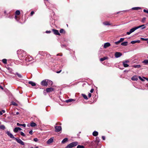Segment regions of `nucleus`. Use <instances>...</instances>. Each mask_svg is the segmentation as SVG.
I'll list each match as a JSON object with an SVG mask.
<instances>
[{"label":"nucleus","mask_w":148,"mask_h":148,"mask_svg":"<svg viewBox=\"0 0 148 148\" xmlns=\"http://www.w3.org/2000/svg\"><path fill=\"white\" fill-rule=\"evenodd\" d=\"M17 53L19 58L21 60H23L27 54H26V52L21 50H18L17 51Z\"/></svg>","instance_id":"obj_1"},{"label":"nucleus","mask_w":148,"mask_h":148,"mask_svg":"<svg viewBox=\"0 0 148 148\" xmlns=\"http://www.w3.org/2000/svg\"><path fill=\"white\" fill-rule=\"evenodd\" d=\"M25 58L23 60V64L25 65H28L29 64V62L32 60L33 58L32 57L28 55H26Z\"/></svg>","instance_id":"obj_2"},{"label":"nucleus","mask_w":148,"mask_h":148,"mask_svg":"<svg viewBox=\"0 0 148 148\" xmlns=\"http://www.w3.org/2000/svg\"><path fill=\"white\" fill-rule=\"evenodd\" d=\"M144 26V25H143L132 28V29L130 30V31L129 32H127V35H130L131 33L134 32L135 30H136L137 29L141 27V29H143L145 28L146 27Z\"/></svg>","instance_id":"obj_3"},{"label":"nucleus","mask_w":148,"mask_h":148,"mask_svg":"<svg viewBox=\"0 0 148 148\" xmlns=\"http://www.w3.org/2000/svg\"><path fill=\"white\" fill-rule=\"evenodd\" d=\"M78 142L75 141L70 143L68 145L65 147V148H72L74 147L77 146L78 145Z\"/></svg>","instance_id":"obj_4"},{"label":"nucleus","mask_w":148,"mask_h":148,"mask_svg":"<svg viewBox=\"0 0 148 148\" xmlns=\"http://www.w3.org/2000/svg\"><path fill=\"white\" fill-rule=\"evenodd\" d=\"M41 85L42 86H47L48 85L47 79L43 80L41 82Z\"/></svg>","instance_id":"obj_5"},{"label":"nucleus","mask_w":148,"mask_h":148,"mask_svg":"<svg viewBox=\"0 0 148 148\" xmlns=\"http://www.w3.org/2000/svg\"><path fill=\"white\" fill-rule=\"evenodd\" d=\"M14 140H15L18 143L22 145H24V143L20 139L16 138Z\"/></svg>","instance_id":"obj_6"},{"label":"nucleus","mask_w":148,"mask_h":148,"mask_svg":"<svg viewBox=\"0 0 148 148\" xmlns=\"http://www.w3.org/2000/svg\"><path fill=\"white\" fill-rule=\"evenodd\" d=\"M6 134L8 135L9 136L10 138H12L13 140H15V138H16L14 137L13 135L10 133V131H8L6 132Z\"/></svg>","instance_id":"obj_7"},{"label":"nucleus","mask_w":148,"mask_h":148,"mask_svg":"<svg viewBox=\"0 0 148 148\" xmlns=\"http://www.w3.org/2000/svg\"><path fill=\"white\" fill-rule=\"evenodd\" d=\"M55 131L56 132H60L62 130L61 127L60 126H56L55 127Z\"/></svg>","instance_id":"obj_8"},{"label":"nucleus","mask_w":148,"mask_h":148,"mask_svg":"<svg viewBox=\"0 0 148 148\" xmlns=\"http://www.w3.org/2000/svg\"><path fill=\"white\" fill-rule=\"evenodd\" d=\"M122 55V53L119 52H116L115 54V57L116 58H118L119 57Z\"/></svg>","instance_id":"obj_9"},{"label":"nucleus","mask_w":148,"mask_h":148,"mask_svg":"<svg viewBox=\"0 0 148 148\" xmlns=\"http://www.w3.org/2000/svg\"><path fill=\"white\" fill-rule=\"evenodd\" d=\"M53 31V32L54 34L56 35H58L60 36V34L59 33L58 30L55 29H53L52 30Z\"/></svg>","instance_id":"obj_10"},{"label":"nucleus","mask_w":148,"mask_h":148,"mask_svg":"<svg viewBox=\"0 0 148 148\" xmlns=\"http://www.w3.org/2000/svg\"><path fill=\"white\" fill-rule=\"evenodd\" d=\"M54 90V88H52L51 87L47 88L46 89V91L47 92H50L53 91Z\"/></svg>","instance_id":"obj_11"},{"label":"nucleus","mask_w":148,"mask_h":148,"mask_svg":"<svg viewBox=\"0 0 148 148\" xmlns=\"http://www.w3.org/2000/svg\"><path fill=\"white\" fill-rule=\"evenodd\" d=\"M53 138H51L49 139L47 141V143L48 144H49L52 143L53 141Z\"/></svg>","instance_id":"obj_12"},{"label":"nucleus","mask_w":148,"mask_h":148,"mask_svg":"<svg viewBox=\"0 0 148 148\" xmlns=\"http://www.w3.org/2000/svg\"><path fill=\"white\" fill-rule=\"evenodd\" d=\"M131 79L133 81H136L138 80V78L136 75H134L132 77Z\"/></svg>","instance_id":"obj_13"},{"label":"nucleus","mask_w":148,"mask_h":148,"mask_svg":"<svg viewBox=\"0 0 148 148\" xmlns=\"http://www.w3.org/2000/svg\"><path fill=\"white\" fill-rule=\"evenodd\" d=\"M110 45V44L109 42H106L104 44V48H106L109 47Z\"/></svg>","instance_id":"obj_14"},{"label":"nucleus","mask_w":148,"mask_h":148,"mask_svg":"<svg viewBox=\"0 0 148 148\" xmlns=\"http://www.w3.org/2000/svg\"><path fill=\"white\" fill-rule=\"evenodd\" d=\"M75 101V99H69L66 100L65 101V102L66 103H69V102H71L72 101Z\"/></svg>","instance_id":"obj_15"},{"label":"nucleus","mask_w":148,"mask_h":148,"mask_svg":"<svg viewBox=\"0 0 148 148\" xmlns=\"http://www.w3.org/2000/svg\"><path fill=\"white\" fill-rule=\"evenodd\" d=\"M147 58L148 59V57H147ZM142 63L145 64V65L148 64V60H145L142 62Z\"/></svg>","instance_id":"obj_16"},{"label":"nucleus","mask_w":148,"mask_h":148,"mask_svg":"<svg viewBox=\"0 0 148 148\" xmlns=\"http://www.w3.org/2000/svg\"><path fill=\"white\" fill-rule=\"evenodd\" d=\"M28 83L31 84L32 86H35L36 85V84L32 81H29L28 82Z\"/></svg>","instance_id":"obj_17"},{"label":"nucleus","mask_w":148,"mask_h":148,"mask_svg":"<svg viewBox=\"0 0 148 148\" xmlns=\"http://www.w3.org/2000/svg\"><path fill=\"white\" fill-rule=\"evenodd\" d=\"M39 54L42 56H44L45 54V52L43 51H39Z\"/></svg>","instance_id":"obj_18"},{"label":"nucleus","mask_w":148,"mask_h":148,"mask_svg":"<svg viewBox=\"0 0 148 148\" xmlns=\"http://www.w3.org/2000/svg\"><path fill=\"white\" fill-rule=\"evenodd\" d=\"M103 24L105 25H110L111 24L108 21H105L103 23Z\"/></svg>","instance_id":"obj_19"},{"label":"nucleus","mask_w":148,"mask_h":148,"mask_svg":"<svg viewBox=\"0 0 148 148\" xmlns=\"http://www.w3.org/2000/svg\"><path fill=\"white\" fill-rule=\"evenodd\" d=\"M98 132L97 131H95L92 133V135L95 136H96L98 135Z\"/></svg>","instance_id":"obj_20"},{"label":"nucleus","mask_w":148,"mask_h":148,"mask_svg":"<svg viewBox=\"0 0 148 148\" xmlns=\"http://www.w3.org/2000/svg\"><path fill=\"white\" fill-rule=\"evenodd\" d=\"M68 140V138H65L62 141V143H64L67 141Z\"/></svg>","instance_id":"obj_21"},{"label":"nucleus","mask_w":148,"mask_h":148,"mask_svg":"<svg viewBox=\"0 0 148 148\" xmlns=\"http://www.w3.org/2000/svg\"><path fill=\"white\" fill-rule=\"evenodd\" d=\"M141 8L139 7H136L133 8H132V9L134 10H139Z\"/></svg>","instance_id":"obj_22"},{"label":"nucleus","mask_w":148,"mask_h":148,"mask_svg":"<svg viewBox=\"0 0 148 148\" xmlns=\"http://www.w3.org/2000/svg\"><path fill=\"white\" fill-rule=\"evenodd\" d=\"M108 59V57H105L103 58H101L100 59V61L101 62L103 61L104 60H106Z\"/></svg>","instance_id":"obj_23"},{"label":"nucleus","mask_w":148,"mask_h":148,"mask_svg":"<svg viewBox=\"0 0 148 148\" xmlns=\"http://www.w3.org/2000/svg\"><path fill=\"white\" fill-rule=\"evenodd\" d=\"M17 125L18 126H23L24 127H26V125L25 124H20L19 123H17Z\"/></svg>","instance_id":"obj_24"},{"label":"nucleus","mask_w":148,"mask_h":148,"mask_svg":"<svg viewBox=\"0 0 148 148\" xmlns=\"http://www.w3.org/2000/svg\"><path fill=\"white\" fill-rule=\"evenodd\" d=\"M128 42H124L121 43V45L124 46H126L127 45Z\"/></svg>","instance_id":"obj_25"},{"label":"nucleus","mask_w":148,"mask_h":148,"mask_svg":"<svg viewBox=\"0 0 148 148\" xmlns=\"http://www.w3.org/2000/svg\"><path fill=\"white\" fill-rule=\"evenodd\" d=\"M47 82H48V84L49 85L51 86L53 84V82L52 81L47 79Z\"/></svg>","instance_id":"obj_26"},{"label":"nucleus","mask_w":148,"mask_h":148,"mask_svg":"<svg viewBox=\"0 0 148 148\" xmlns=\"http://www.w3.org/2000/svg\"><path fill=\"white\" fill-rule=\"evenodd\" d=\"M82 95L83 97L86 100H87L88 98L87 97V96L84 94H82Z\"/></svg>","instance_id":"obj_27"},{"label":"nucleus","mask_w":148,"mask_h":148,"mask_svg":"<svg viewBox=\"0 0 148 148\" xmlns=\"http://www.w3.org/2000/svg\"><path fill=\"white\" fill-rule=\"evenodd\" d=\"M5 127L4 125H1L0 126V129H3L4 130L5 129Z\"/></svg>","instance_id":"obj_28"},{"label":"nucleus","mask_w":148,"mask_h":148,"mask_svg":"<svg viewBox=\"0 0 148 148\" xmlns=\"http://www.w3.org/2000/svg\"><path fill=\"white\" fill-rule=\"evenodd\" d=\"M18 127H15L13 131L15 133H16L18 131Z\"/></svg>","instance_id":"obj_29"},{"label":"nucleus","mask_w":148,"mask_h":148,"mask_svg":"<svg viewBox=\"0 0 148 148\" xmlns=\"http://www.w3.org/2000/svg\"><path fill=\"white\" fill-rule=\"evenodd\" d=\"M123 64L124 66L125 67H127L129 66V65L127 64V63H125L124 62H123Z\"/></svg>","instance_id":"obj_30"},{"label":"nucleus","mask_w":148,"mask_h":148,"mask_svg":"<svg viewBox=\"0 0 148 148\" xmlns=\"http://www.w3.org/2000/svg\"><path fill=\"white\" fill-rule=\"evenodd\" d=\"M30 125L32 127H34L36 125V124L32 122L31 123Z\"/></svg>","instance_id":"obj_31"},{"label":"nucleus","mask_w":148,"mask_h":148,"mask_svg":"<svg viewBox=\"0 0 148 148\" xmlns=\"http://www.w3.org/2000/svg\"><path fill=\"white\" fill-rule=\"evenodd\" d=\"M20 14V11L19 10H16L15 12V14L16 15H19Z\"/></svg>","instance_id":"obj_32"},{"label":"nucleus","mask_w":148,"mask_h":148,"mask_svg":"<svg viewBox=\"0 0 148 148\" xmlns=\"http://www.w3.org/2000/svg\"><path fill=\"white\" fill-rule=\"evenodd\" d=\"M133 66L135 68H139L141 67V66L140 65H134Z\"/></svg>","instance_id":"obj_33"},{"label":"nucleus","mask_w":148,"mask_h":148,"mask_svg":"<svg viewBox=\"0 0 148 148\" xmlns=\"http://www.w3.org/2000/svg\"><path fill=\"white\" fill-rule=\"evenodd\" d=\"M2 62L3 63L6 64L7 63V60L5 59H3L2 60Z\"/></svg>","instance_id":"obj_34"},{"label":"nucleus","mask_w":148,"mask_h":148,"mask_svg":"<svg viewBox=\"0 0 148 148\" xmlns=\"http://www.w3.org/2000/svg\"><path fill=\"white\" fill-rule=\"evenodd\" d=\"M16 75H17L19 77H20V78L22 77L21 75L20 74H19L18 73H16Z\"/></svg>","instance_id":"obj_35"},{"label":"nucleus","mask_w":148,"mask_h":148,"mask_svg":"<svg viewBox=\"0 0 148 148\" xmlns=\"http://www.w3.org/2000/svg\"><path fill=\"white\" fill-rule=\"evenodd\" d=\"M12 105L15 106H17L18 105V104H17L14 101H12Z\"/></svg>","instance_id":"obj_36"},{"label":"nucleus","mask_w":148,"mask_h":148,"mask_svg":"<svg viewBox=\"0 0 148 148\" xmlns=\"http://www.w3.org/2000/svg\"><path fill=\"white\" fill-rule=\"evenodd\" d=\"M84 147L83 145H78L77 147V148H84Z\"/></svg>","instance_id":"obj_37"},{"label":"nucleus","mask_w":148,"mask_h":148,"mask_svg":"<svg viewBox=\"0 0 148 148\" xmlns=\"http://www.w3.org/2000/svg\"><path fill=\"white\" fill-rule=\"evenodd\" d=\"M138 78L139 79L141 80L143 82L145 81V80L143 79V78H142L140 76H139Z\"/></svg>","instance_id":"obj_38"},{"label":"nucleus","mask_w":148,"mask_h":148,"mask_svg":"<svg viewBox=\"0 0 148 148\" xmlns=\"http://www.w3.org/2000/svg\"><path fill=\"white\" fill-rule=\"evenodd\" d=\"M20 134H21V136H25V135L24 134V133H23L22 132H20Z\"/></svg>","instance_id":"obj_39"},{"label":"nucleus","mask_w":148,"mask_h":148,"mask_svg":"<svg viewBox=\"0 0 148 148\" xmlns=\"http://www.w3.org/2000/svg\"><path fill=\"white\" fill-rule=\"evenodd\" d=\"M95 141L99 143V138L98 137H96Z\"/></svg>","instance_id":"obj_40"},{"label":"nucleus","mask_w":148,"mask_h":148,"mask_svg":"<svg viewBox=\"0 0 148 148\" xmlns=\"http://www.w3.org/2000/svg\"><path fill=\"white\" fill-rule=\"evenodd\" d=\"M124 39V38H121L120 39V40H119V41L120 42H122L123 41Z\"/></svg>","instance_id":"obj_41"},{"label":"nucleus","mask_w":148,"mask_h":148,"mask_svg":"<svg viewBox=\"0 0 148 148\" xmlns=\"http://www.w3.org/2000/svg\"><path fill=\"white\" fill-rule=\"evenodd\" d=\"M64 31V29H60V33H63Z\"/></svg>","instance_id":"obj_42"},{"label":"nucleus","mask_w":148,"mask_h":148,"mask_svg":"<svg viewBox=\"0 0 148 148\" xmlns=\"http://www.w3.org/2000/svg\"><path fill=\"white\" fill-rule=\"evenodd\" d=\"M145 19H146L145 18V17L143 18L142 19V22L143 23H144L145 20Z\"/></svg>","instance_id":"obj_43"},{"label":"nucleus","mask_w":148,"mask_h":148,"mask_svg":"<svg viewBox=\"0 0 148 148\" xmlns=\"http://www.w3.org/2000/svg\"><path fill=\"white\" fill-rule=\"evenodd\" d=\"M131 43L132 44H134L136 43V41H132L131 42Z\"/></svg>","instance_id":"obj_44"},{"label":"nucleus","mask_w":148,"mask_h":148,"mask_svg":"<svg viewBox=\"0 0 148 148\" xmlns=\"http://www.w3.org/2000/svg\"><path fill=\"white\" fill-rule=\"evenodd\" d=\"M34 140L36 142H37L38 140L37 138H35L34 139Z\"/></svg>","instance_id":"obj_45"},{"label":"nucleus","mask_w":148,"mask_h":148,"mask_svg":"<svg viewBox=\"0 0 148 148\" xmlns=\"http://www.w3.org/2000/svg\"><path fill=\"white\" fill-rule=\"evenodd\" d=\"M140 39L142 40H147V38H141Z\"/></svg>","instance_id":"obj_46"},{"label":"nucleus","mask_w":148,"mask_h":148,"mask_svg":"<svg viewBox=\"0 0 148 148\" xmlns=\"http://www.w3.org/2000/svg\"><path fill=\"white\" fill-rule=\"evenodd\" d=\"M143 11H144V12L148 14V10H146L145 9H144L143 10Z\"/></svg>","instance_id":"obj_47"},{"label":"nucleus","mask_w":148,"mask_h":148,"mask_svg":"<svg viewBox=\"0 0 148 148\" xmlns=\"http://www.w3.org/2000/svg\"><path fill=\"white\" fill-rule=\"evenodd\" d=\"M120 42L119 41V40L117 41V42H115V43L116 44V45H118L120 43Z\"/></svg>","instance_id":"obj_48"},{"label":"nucleus","mask_w":148,"mask_h":148,"mask_svg":"<svg viewBox=\"0 0 148 148\" xmlns=\"http://www.w3.org/2000/svg\"><path fill=\"white\" fill-rule=\"evenodd\" d=\"M29 134H31V135H32L33 134V131L32 130H30L29 131Z\"/></svg>","instance_id":"obj_49"},{"label":"nucleus","mask_w":148,"mask_h":148,"mask_svg":"<svg viewBox=\"0 0 148 148\" xmlns=\"http://www.w3.org/2000/svg\"><path fill=\"white\" fill-rule=\"evenodd\" d=\"M46 92L47 91H46V90H44V91H43V93H44V94L45 95H46Z\"/></svg>","instance_id":"obj_50"},{"label":"nucleus","mask_w":148,"mask_h":148,"mask_svg":"<svg viewBox=\"0 0 148 148\" xmlns=\"http://www.w3.org/2000/svg\"><path fill=\"white\" fill-rule=\"evenodd\" d=\"M91 96V94L90 93H89L88 94V97H89L90 98Z\"/></svg>","instance_id":"obj_51"},{"label":"nucleus","mask_w":148,"mask_h":148,"mask_svg":"<svg viewBox=\"0 0 148 148\" xmlns=\"http://www.w3.org/2000/svg\"><path fill=\"white\" fill-rule=\"evenodd\" d=\"M65 46H66V45H62V44L61 45V47L62 48H63L64 47H65Z\"/></svg>","instance_id":"obj_52"},{"label":"nucleus","mask_w":148,"mask_h":148,"mask_svg":"<svg viewBox=\"0 0 148 148\" xmlns=\"http://www.w3.org/2000/svg\"><path fill=\"white\" fill-rule=\"evenodd\" d=\"M51 32V31H46V33H50Z\"/></svg>","instance_id":"obj_53"},{"label":"nucleus","mask_w":148,"mask_h":148,"mask_svg":"<svg viewBox=\"0 0 148 148\" xmlns=\"http://www.w3.org/2000/svg\"><path fill=\"white\" fill-rule=\"evenodd\" d=\"M93 91H94V89L93 88H92L91 89V90H90V92L91 93H92L93 92Z\"/></svg>","instance_id":"obj_54"},{"label":"nucleus","mask_w":148,"mask_h":148,"mask_svg":"<svg viewBox=\"0 0 148 148\" xmlns=\"http://www.w3.org/2000/svg\"><path fill=\"white\" fill-rule=\"evenodd\" d=\"M123 62H124L125 63H127L129 62V61L128 60H126L125 61H123Z\"/></svg>","instance_id":"obj_55"},{"label":"nucleus","mask_w":148,"mask_h":148,"mask_svg":"<svg viewBox=\"0 0 148 148\" xmlns=\"http://www.w3.org/2000/svg\"><path fill=\"white\" fill-rule=\"evenodd\" d=\"M34 13V12L33 11H32L31 12V16H32Z\"/></svg>","instance_id":"obj_56"},{"label":"nucleus","mask_w":148,"mask_h":148,"mask_svg":"<svg viewBox=\"0 0 148 148\" xmlns=\"http://www.w3.org/2000/svg\"><path fill=\"white\" fill-rule=\"evenodd\" d=\"M143 78L144 79H146L148 82V78H146V77H143Z\"/></svg>","instance_id":"obj_57"},{"label":"nucleus","mask_w":148,"mask_h":148,"mask_svg":"<svg viewBox=\"0 0 148 148\" xmlns=\"http://www.w3.org/2000/svg\"><path fill=\"white\" fill-rule=\"evenodd\" d=\"M102 138L103 140H104L105 139V137L104 136H102Z\"/></svg>","instance_id":"obj_58"},{"label":"nucleus","mask_w":148,"mask_h":148,"mask_svg":"<svg viewBox=\"0 0 148 148\" xmlns=\"http://www.w3.org/2000/svg\"><path fill=\"white\" fill-rule=\"evenodd\" d=\"M136 43L137 42L138 43H139L140 42V40H136Z\"/></svg>","instance_id":"obj_59"},{"label":"nucleus","mask_w":148,"mask_h":148,"mask_svg":"<svg viewBox=\"0 0 148 148\" xmlns=\"http://www.w3.org/2000/svg\"><path fill=\"white\" fill-rule=\"evenodd\" d=\"M61 70L59 71H57L56 72V73H60L61 71Z\"/></svg>","instance_id":"obj_60"},{"label":"nucleus","mask_w":148,"mask_h":148,"mask_svg":"<svg viewBox=\"0 0 148 148\" xmlns=\"http://www.w3.org/2000/svg\"><path fill=\"white\" fill-rule=\"evenodd\" d=\"M0 88H1L2 90H3V88L2 86H1V85H0Z\"/></svg>","instance_id":"obj_61"},{"label":"nucleus","mask_w":148,"mask_h":148,"mask_svg":"<svg viewBox=\"0 0 148 148\" xmlns=\"http://www.w3.org/2000/svg\"><path fill=\"white\" fill-rule=\"evenodd\" d=\"M15 19H16V20L17 21H18V19H17V16H15Z\"/></svg>","instance_id":"obj_62"},{"label":"nucleus","mask_w":148,"mask_h":148,"mask_svg":"<svg viewBox=\"0 0 148 148\" xmlns=\"http://www.w3.org/2000/svg\"><path fill=\"white\" fill-rule=\"evenodd\" d=\"M2 112L3 113H4L5 112V111L4 110H2Z\"/></svg>","instance_id":"obj_63"},{"label":"nucleus","mask_w":148,"mask_h":148,"mask_svg":"<svg viewBox=\"0 0 148 148\" xmlns=\"http://www.w3.org/2000/svg\"><path fill=\"white\" fill-rule=\"evenodd\" d=\"M18 130L20 131V130H22V129L21 128H20L18 127Z\"/></svg>","instance_id":"obj_64"}]
</instances>
